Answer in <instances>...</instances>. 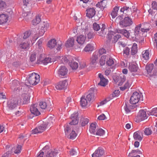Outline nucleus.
<instances>
[{"label": "nucleus", "mask_w": 157, "mask_h": 157, "mask_svg": "<svg viewBox=\"0 0 157 157\" xmlns=\"http://www.w3.org/2000/svg\"><path fill=\"white\" fill-rule=\"evenodd\" d=\"M57 153L56 151L52 150L48 146L46 145L40 152L37 157H54Z\"/></svg>", "instance_id": "1"}, {"label": "nucleus", "mask_w": 157, "mask_h": 157, "mask_svg": "<svg viewBox=\"0 0 157 157\" xmlns=\"http://www.w3.org/2000/svg\"><path fill=\"white\" fill-rule=\"evenodd\" d=\"M41 28L40 30L41 31H40L39 32L35 34V35L32 37V38L33 39H41L43 37L42 36H43L45 32L47 30V29L48 28L49 26V24L47 21L43 22L40 24Z\"/></svg>", "instance_id": "2"}, {"label": "nucleus", "mask_w": 157, "mask_h": 157, "mask_svg": "<svg viewBox=\"0 0 157 157\" xmlns=\"http://www.w3.org/2000/svg\"><path fill=\"white\" fill-rule=\"evenodd\" d=\"M63 44L60 40H50L48 43L47 45L50 49H52L56 45V49L59 51L61 48Z\"/></svg>", "instance_id": "3"}, {"label": "nucleus", "mask_w": 157, "mask_h": 157, "mask_svg": "<svg viewBox=\"0 0 157 157\" xmlns=\"http://www.w3.org/2000/svg\"><path fill=\"white\" fill-rule=\"evenodd\" d=\"M40 78L39 75L33 72L30 74L28 79V81L30 84L35 85L40 82Z\"/></svg>", "instance_id": "4"}, {"label": "nucleus", "mask_w": 157, "mask_h": 157, "mask_svg": "<svg viewBox=\"0 0 157 157\" xmlns=\"http://www.w3.org/2000/svg\"><path fill=\"white\" fill-rule=\"evenodd\" d=\"M52 59L49 57H45V55L44 54H42L40 55L38 58L37 62L39 64H43L44 65H46L47 64L52 62Z\"/></svg>", "instance_id": "5"}, {"label": "nucleus", "mask_w": 157, "mask_h": 157, "mask_svg": "<svg viewBox=\"0 0 157 157\" xmlns=\"http://www.w3.org/2000/svg\"><path fill=\"white\" fill-rule=\"evenodd\" d=\"M141 95V94L136 92L133 93L130 98V103L134 105L138 103Z\"/></svg>", "instance_id": "6"}, {"label": "nucleus", "mask_w": 157, "mask_h": 157, "mask_svg": "<svg viewBox=\"0 0 157 157\" xmlns=\"http://www.w3.org/2000/svg\"><path fill=\"white\" fill-rule=\"evenodd\" d=\"M128 69L130 72L131 75L134 76L136 74L138 67L136 63L132 62L129 63Z\"/></svg>", "instance_id": "7"}, {"label": "nucleus", "mask_w": 157, "mask_h": 157, "mask_svg": "<svg viewBox=\"0 0 157 157\" xmlns=\"http://www.w3.org/2000/svg\"><path fill=\"white\" fill-rule=\"evenodd\" d=\"M141 24L138 25L135 28V33L137 35L139 34H142V35L143 34V33H144V34H145V33L146 34L147 32L149 30V29L145 27H144L142 28H141L140 29L141 27ZM144 36H142L143 37L146 36V34H144Z\"/></svg>", "instance_id": "8"}, {"label": "nucleus", "mask_w": 157, "mask_h": 157, "mask_svg": "<svg viewBox=\"0 0 157 157\" xmlns=\"http://www.w3.org/2000/svg\"><path fill=\"white\" fill-rule=\"evenodd\" d=\"M68 70L64 66H61L57 71V75L60 78H63L67 75Z\"/></svg>", "instance_id": "9"}, {"label": "nucleus", "mask_w": 157, "mask_h": 157, "mask_svg": "<svg viewBox=\"0 0 157 157\" xmlns=\"http://www.w3.org/2000/svg\"><path fill=\"white\" fill-rule=\"evenodd\" d=\"M132 23V19L128 17H124L123 20L119 22L120 25L122 27H126L130 26Z\"/></svg>", "instance_id": "10"}, {"label": "nucleus", "mask_w": 157, "mask_h": 157, "mask_svg": "<svg viewBox=\"0 0 157 157\" xmlns=\"http://www.w3.org/2000/svg\"><path fill=\"white\" fill-rule=\"evenodd\" d=\"M38 105L36 104H33L30 107V111L31 113L36 116H37L40 114L38 109Z\"/></svg>", "instance_id": "11"}, {"label": "nucleus", "mask_w": 157, "mask_h": 157, "mask_svg": "<svg viewBox=\"0 0 157 157\" xmlns=\"http://www.w3.org/2000/svg\"><path fill=\"white\" fill-rule=\"evenodd\" d=\"M147 118L146 112L143 110H140L139 112L136 117V119L138 121H143Z\"/></svg>", "instance_id": "12"}, {"label": "nucleus", "mask_w": 157, "mask_h": 157, "mask_svg": "<svg viewBox=\"0 0 157 157\" xmlns=\"http://www.w3.org/2000/svg\"><path fill=\"white\" fill-rule=\"evenodd\" d=\"M78 113H75L71 116V121L70 123L71 125H75L78 122Z\"/></svg>", "instance_id": "13"}, {"label": "nucleus", "mask_w": 157, "mask_h": 157, "mask_svg": "<svg viewBox=\"0 0 157 157\" xmlns=\"http://www.w3.org/2000/svg\"><path fill=\"white\" fill-rule=\"evenodd\" d=\"M104 149L101 147H99L92 155V157H101L104 154Z\"/></svg>", "instance_id": "14"}, {"label": "nucleus", "mask_w": 157, "mask_h": 157, "mask_svg": "<svg viewBox=\"0 0 157 157\" xmlns=\"http://www.w3.org/2000/svg\"><path fill=\"white\" fill-rule=\"evenodd\" d=\"M98 75V77L100 78V81L98 84L102 86H105L108 82V80L104 78L103 75L101 73H99Z\"/></svg>", "instance_id": "15"}, {"label": "nucleus", "mask_w": 157, "mask_h": 157, "mask_svg": "<svg viewBox=\"0 0 157 157\" xmlns=\"http://www.w3.org/2000/svg\"><path fill=\"white\" fill-rule=\"evenodd\" d=\"M18 101L17 99L11 100L8 103V107L10 110L14 109L17 105Z\"/></svg>", "instance_id": "16"}, {"label": "nucleus", "mask_w": 157, "mask_h": 157, "mask_svg": "<svg viewBox=\"0 0 157 157\" xmlns=\"http://www.w3.org/2000/svg\"><path fill=\"white\" fill-rule=\"evenodd\" d=\"M67 81L65 80L60 81L56 86V88L57 90H62L64 89L66 86Z\"/></svg>", "instance_id": "17"}, {"label": "nucleus", "mask_w": 157, "mask_h": 157, "mask_svg": "<svg viewBox=\"0 0 157 157\" xmlns=\"http://www.w3.org/2000/svg\"><path fill=\"white\" fill-rule=\"evenodd\" d=\"M95 45V43L94 42L88 44L85 47L84 51L86 52L92 51L94 50Z\"/></svg>", "instance_id": "18"}, {"label": "nucleus", "mask_w": 157, "mask_h": 157, "mask_svg": "<svg viewBox=\"0 0 157 157\" xmlns=\"http://www.w3.org/2000/svg\"><path fill=\"white\" fill-rule=\"evenodd\" d=\"M86 16L89 18H92L96 13V11L94 8H90L86 10Z\"/></svg>", "instance_id": "19"}, {"label": "nucleus", "mask_w": 157, "mask_h": 157, "mask_svg": "<svg viewBox=\"0 0 157 157\" xmlns=\"http://www.w3.org/2000/svg\"><path fill=\"white\" fill-rule=\"evenodd\" d=\"M143 137V134L140 131L136 132L134 133L133 137L135 140L140 141L142 140Z\"/></svg>", "instance_id": "20"}, {"label": "nucleus", "mask_w": 157, "mask_h": 157, "mask_svg": "<svg viewBox=\"0 0 157 157\" xmlns=\"http://www.w3.org/2000/svg\"><path fill=\"white\" fill-rule=\"evenodd\" d=\"M30 44V40H24L20 44V47L22 49H26L29 47Z\"/></svg>", "instance_id": "21"}, {"label": "nucleus", "mask_w": 157, "mask_h": 157, "mask_svg": "<svg viewBox=\"0 0 157 157\" xmlns=\"http://www.w3.org/2000/svg\"><path fill=\"white\" fill-rule=\"evenodd\" d=\"M98 58V52H94L90 59V63L92 64H95L96 63L97 61Z\"/></svg>", "instance_id": "22"}, {"label": "nucleus", "mask_w": 157, "mask_h": 157, "mask_svg": "<svg viewBox=\"0 0 157 157\" xmlns=\"http://www.w3.org/2000/svg\"><path fill=\"white\" fill-rule=\"evenodd\" d=\"M21 97L23 100V103L24 104H26L28 103L30 98L29 93L23 94L21 95Z\"/></svg>", "instance_id": "23"}, {"label": "nucleus", "mask_w": 157, "mask_h": 157, "mask_svg": "<svg viewBox=\"0 0 157 157\" xmlns=\"http://www.w3.org/2000/svg\"><path fill=\"white\" fill-rule=\"evenodd\" d=\"M52 125L51 122H48V123L47 125H46V124H43L38 126V129H39L41 133L45 131L47 126L50 127L52 126Z\"/></svg>", "instance_id": "24"}, {"label": "nucleus", "mask_w": 157, "mask_h": 157, "mask_svg": "<svg viewBox=\"0 0 157 157\" xmlns=\"http://www.w3.org/2000/svg\"><path fill=\"white\" fill-rule=\"evenodd\" d=\"M97 126V124L95 123L91 124L89 127V131L90 133L93 135L95 134Z\"/></svg>", "instance_id": "25"}, {"label": "nucleus", "mask_w": 157, "mask_h": 157, "mask_svg": "<svg viewBox=\"0 0 157 157\" xmlns=\"http://www.w3.org/2000/svg\"><path fill=\"white\" fill-rule=\"evenodd\" d=\"M117 32L119 33H120L122 34V35L126 37L127 38H128L129 35L130 33L126 29H117Z\"/></svg>", "instance_id": "26"}, {"label": "nucleus", "mask_w": 157, "mask_h": 157, "mask_svg": "<svg viewBox=\"0 0 157 157\" xmlns=\"http://www.w3.org/2000/svg\"><path fill=\"white\" fill-rule=\"evenodd\" d=\"M8 16L5 14L0 15V24L6 23L8 20Z\"/></svg>", "instance_id": "27"}, {"label": "nucleus", "mask_w": 157, "mask_h": 157, "mask_svg": "<svg viewBox=\"0 0 157 157\" xmlns=\"http://www.w3.org/2000/svg\"><path fill=\"white\" fill-rule=\"evenodd\" d=\"M149 53L148 50H146L143 51L142 53V59L146 61L149 59Z\"/></svg>", "instance_id": "28"}, {"label": "nucleus", "mask_w": 157, "mask_h": 157, "mask_svg": "<svg viewBox=\"0 0 157 157\" xmlns=\"http://www.w3.org/2000/svg\"><path fill=\"white\" fill-rule=\"evenodd\" d=\"M108 36L109 39H111L113 38V39H119V38H121V36L119 34H114V35L113 34V33H109Z\"/></svg>", "instance_id": "29"}, {"label": "nucleus", "mask_w": 157, "mask_h": 157, "mask_svg": "<svg viewBox=\"0 0 157 157\" xmlns=\"http://www.w3.org/2000/svg\"><path fill=\"white\" fill-rule=\"evenodd\" d=\"M89 102L88 101L85 97H82L80 100V105L82 107H86L87 105Z\"/></svg>", "instance_id": "30"}, {"label": "nucleus", "mask_w": 157, "mask_h": 157, "mask_svg": "<svg viewBox=\"0 0 157 157\" xmlns=\"http://www.w3.org/2000/svg\"><path fill=\"white\" fill-rule=\"evenodd\" d=\"M74 40H67L65 44V46L67 48L72 47L74 44Z\"/></svg>", "instance_id": "31"}, {"label": "nucleus", "mask_w": 157, "mask_h": 157, "mask_svg": "<svg viewBox=\"0 0 157 157\" xmlns=\"http://www.w3.org/2000/svg\"><path fill=\"white\" fill-rule=\"evenodd\" d=\"M119 10V7L115 6L113 9V10L111 13V14L113 18H115L117 15V12Z\"/></svg>", "instance_id": "32"}, {"label": "nucleus", "mask_w": 157, "mask_h": 157, "mask_svg": "<svg viewBox=\"0 0 157 157\" xmlns=\"http://www.w3.org/2000/svg\"><path fill=\"white\" fill-rule=\"evenodd\" d=\"M138 51L137 44L134 43L131 48V53L132 55H134L136 54Z\"/></svg>", "instance_id": "33"}, {"label": "nucleus", "mask_w": 157, "mask_h": 157, "mask_svg": "<svg viewBox=\"0 0 157 157\" xmlns=\"http://www.w3.org/2000/svg\"><path fill=\"white\" fill-rule=\"evenodd\" d=\"M70 65L71 67L73 70H76L78 66V63L74 61H72Z\"/></svg>", "instance_id": "34"}, {"label": "nucleus", "mask_w": 157, "mask_h": 157, "mask_svg": "<svg viewBox=\"0 0 157 157\" xmlns=\"http://www.w3.org/2000/svg\"><path fill=\"white\" fill-rule=\"evenodd\" d=\"M77 136V134L74 130H72L71 132H70L67 136V137L71 139H74Z\"/></svg>", "instance_id": "35"}, {"label": "nucleus", "mask_w": 157, "mask_h": 157, "mask_svg": "<svg viewBox=\"0 0 157 157\" xmlns=\"http://www.w3.org/2000/svg\"><path fill=\"white\" fill-rule=\"evenodd\" d=\"M31 31L29 30L27 31L24 33V36H23V38L24 39H25L27 38L32 39L31 36Z\"/></svg>", "instance_id": "36"}, {"label": "nucleus", "mask_w": 157, "mask_h": 157, "mask_svg": "<svg viewBox=\"0 0 157 157\" xmlns=\"http://www.w3.org/2000/svg\"><path fill=\"white\" fill-rule=\"evenodd\" d=\"M89 122V119L84 117H82L80 121L81 124L82 126H85Z\"/></svg>", "instance_id": "37"}, {"label": "nucleus", "mask_w": 157, "mask_h": 157, "mask_svg": "<svg viewBox=\"0 0 157 157\" xmlns=\"http://www.w3.org/2000/svg\"><path fill=\"white\" fill-rule=\"evenodd\" d=\"M57 58L61 61L62 63L65 64L68 62V58L66 56H58Z\"/></svg>", "instance_id": "38"}, {"label": "nucleus", "mask_w": 157, "mask_h": 157, "mask_svg": "<svg viewBox=\"0 0 157 157\" xmlns=\"http://www.w3.org/2000/svg\"><path fill=\"white\" fill-rule=\"evenodd\" d=\"M114 59L112 57H109L106 61V64L109 66H112L114 63Z\"/></svg>", "instance_id": "39"}, {"label": "nucleus", "mask_w": 157, "mask_h": 157, "mask_svg": "<svg viewBox=\"0 0 157 157\" xmlns=\"http://www.w3.org/2000/svg\"><path fill=\"white\" fill-rule=\"evenodd\" d=\"M86 98L89 102L91 101H93L94 99V94L92 92L88 94L86 97Z\"/></svg>", "instance_id": "40"}, {"label": "nucleus", "mask_w": 157, "mask_h": 157, "mask_svg": "<svg viewBox=\"0 0 157 157\" xmlns=\"http://www.w3.org/2000/svg\"><path fill=\"white\" fill-rule=\"evenodd\" d=\"M107 57L106 55H103L101 57L99 60L100 64L101 66H102L105 65Z\"/></svg>", "instance_id": "41"}, {"label": "nucleus", "mask_w": 157, "mask_h": 157, "mask_svg": "<svg viewBox=\"0 0 157 157\" xmlns=\"http://www.w3.org/2000/svg\"><path fill=\"white\" fill-rule=\"evenodd\" d=\"M41 21L40 17L39 15L36 16V18L32 20L33 24L34 25H36Z\"/></svg>", "instance_id": "42"}, {"label": "nucleus", "mask_w": 157, "mask_h": 157, "mask_svg": "<svg viewBox=\"0 0 157 157\" xmlns=\"http://www.w3.org/2000/svg\"><path fill=\"white\" fill-rule=\"evenodd\" d=\"M140 152L139 150H132L131 152L129 154L128 156L130 157H140L139 155H137L136 156H134L136 155L135 153H137L139 154Z\"/></svg>", "instance_id": "43"}, {"label": "nucleus", "mask_w": 157, "mask_h": 157, "mask_svg": "<svg viewBox=\"0 0 157 157\" xmlns=\"http://www.w3.org/2000/svg\"><path fill=\"white\" fill-rule=\"evenodd\" d=\"M154 67L153 64H149L146 66V69L148 73H151Z\"/></svg>", "instance_id": "44"}, {"label": "nucleus", "mask_w": 157, "mask_h": 157, "mask_svg": "<svg viewBox=\"0 0 157 157\" xmlns=\"http://www.w3.org/2000/svg\"><path fill=\"white\" fill-rule=\"evenodd\" d=\"M73 32L75 34H76V33L78 34H80V33H82L84 31V30L81 29L80 27H78L76 29H74L73 30Z\"/></svg>", "instance_id": "45"}, {"label": "nucleus", "mask_w": 157, "mask_h": 157, "mask_svg": "<svg viewBox=\"0 0 157 157\" xmlns=\"http://www.w3.org/2000/svg\"><path fill=\"white\" fill-rule=\"evenodd\" d=\"M148 113L149 115H154L157 117V108H153L151 112L149 111Z\"/></svg>", "instance_id": "46"}, {"label": "nucleus", "mask_w": 157, "mask_h": 157, "mask_svg": "<svg viewBox=\"0 0 157 157\" xmlns=\"http://www.w3.org/2000/svg\"><path fill=\"white\" fill-rule=\"evenodd\" d=\"M21 146L20 145H18L17 147L14 148H13L12 151H13L14 153L18 154L21 152Z\"/></svg>", "instance_id": "47"}, {"label": "nucleus", "mask_w": 157, "mask_h": 157, "mask_svg": "<svg viewBox=\"0 0 157 157\" xmlns=\"http://www.w3.org/2000/svg\"><path fill=\"white\" fill-rule=\"evenodd\" d=\"M130 83L129 82V81H127L124 86L120 87V89L121 90H124L127 88H128L130 87Z\"/></svg>", "instance_id": "48"}, {"label": "nucleus", "mask_w": 157, "mask_h": 157, "mask_svg": "<svg viewBox=\"0 0 157 157\" xmlns=\"http://www.w3.org/2000/svg\"><path fill=\"white\" fill-rule=\"evenodd\" d=\"M152 132L151 129L150 128H146L144 131V134L147 136L150 135Z\"/></svg>", "instance_id": "49"}, {"label": "nucleus", "mask_w": 157, "mask_h": 157, "mask_svg": "<svg viewBox=\"0 0 157 157\" xmlns=\"http://www.w3.org/2000/svg\"><path fill=\"white\" fill-rule=\"evenodd\" d=\"M105 134V131L102 129L99 128L96 132L95 134L99 136H102Z\"/></svg>", "instance_id": "50"}, {"label": "nucleus", "mask_w": 157, "mask_h": 157, "mask_svg": "<svg viewBox=\"0 0 157 157\" xmlns=\"http://www.w3.org/2000/svg\"><path fill=\"white\" fill-rule=\"evenodd\" d=\"M70 154L72 157H75L77 155V153L76 151L72 148L70 151Z\"/></svg>", "instance_id": "51"}, {"label": "nucleus", "mask_w": 157, "mask_h": 157, "mask_svg": "<svg viewBox=\"0 0 157 157\" xmlns=\"http://www.w3.org/2000/svg\"><path fill=\"white\" fill-rule=\"evenodd\" d=\"M39 105L42 109H45L47 106V103L45 101H41Z\"/></svg>", "instance_id": "52"}, {"label": "nucleus", "mask_w": 157, "mask_h": 157, "mask_svg": "<svg viewBox=\"0 0 157 157\" xmlns=\"http://www.w3.org/2000/svg\"><path fill=\"white\" fill-rule=\"evenodd\" d=\"M105 2H106L105 0H103L102 1L99 2L100 6L99 8H100L101 10H103L104 8L106 6V3H105Z\"/></svg>", "instance_id": "53"}, {"label": "nucleus", "mask_w": 157, "mask_h": 157, "mask_svg": "<svg viewBox=\"0 0 157 157\" xmlns=\"http://www.w3.org/2000/svg\"><path fill=\"white\" fill-rule=\"evenodd\" d=\"M36 54L34 53L32 54L30 57V60L31 62L34 61L36 59Z\"/></svg>", "instance_id": "54"}, {"label": "nucleus", "mask_w": 157, "mask_h": 157, "mask_svg": "<svg viewBox=\"0 0 157 157\" xmlns=\"http://www.w3.org/2000/svg\"><path fill=\"white\" fill-rule=\"evenodd\" d=\"M120 92V91L119 90H115L112 94V98H111V99L113 98L118 96Z\"/></svg>", "instance_id": "55"}, {"label": "nucleus", "mask_w": 157, "mask_h": 157, "mask_svg": "<svg viewBox=\"0 0 157 157\" xmlns=\"http://www.w3.org/2000/svg\"><path fill=\"white\" fill-rule=\"evenodd\" d=\"M12 86L14 87L18 86L20 85V82L19 81L17 80H14L12 82Z\"/></svg>", "instance_id": "56"}, {"label": "nucleus", "mask_w": 157, "mask_h": 157, "mask_svg": "<svg viewBox=\"0 0 157 157\" xmlns=\"http://www.w3.org/2000/svg\"><path fill=\"white\" fill-rule=\"evenodd\" d=\"M93 28L95 31H98L100 29V26L98 24L94 23L93 24Z\"/></svg>", "instance_id": "57"}, {"label": "nucleus", "mask_w": 157, "mask_h": 157, "mask_svg": "<svg viewBox=\"0 0 157 157\" xmlns=\"http://www.w3.org/2000/svg\"><path fill=\"white\" fill-rule=\"evenodd\" d=\"M64 130L65 135L66 136H67L70 132L71 128L68 126L67 125L65 128Z\"/></svg>", "instance_id": "58"}, {"label": "nucleus", "mask_w": 157, "mask_h": 157, "mask_svg": "<svg viewBox=\"0 0 157 157\" xmlns=\"http://www.w3.org/2000/svg\"><path fill=\"white\" fill-rule=\"evenodd\" d=\"M151 8L153 10H157V2L153 1L151 4Z\"/></svg>", "instance_id": "59"}, {"label": "nucleus", "mask_w": 157, "mask_h": 157, "mask_svg": "<svg viewBox=\"0 0 157 157\" xmlns=\"http://www.w3.org/2000/svg\"><path fill=\"white\" fill-rule=\"evenodd\" d=\"M106 52V50L103 48H100L98 50L99 54L100 55L105 53Z\"/></svg>", "instance_id": "60"}, {"label": "nucleus", "mask_w": 157, "mask_h": 157, "mask_svg": "<svg viewBox=\"0 0 157 157\" xmlns=\"http://www.w3.org/2000/svg\"><path fill=\"white\" fill-rule=\"evenodd\" d=\"M129 48L128 47H126L124 49L123 53L128 56L129 54Z\"/></svg>", "instance_id": "61"}, {"label": "nucleus", "mask_w": 157, "mask_h": 157, "mask_svg": "<svg viewBox=\"0 0 157 157\" xmlns=\"http://www.w3.org/2000/svg\"><path fill=\"white\" fill-rule=\"evenodd\" d=\"M98 119L100 120H103L106 119V118L104 114H102L98 117Z\"/></svg>", "instance_id": "62"}, {"label": "nucleus", "mask_w": 157, "mask_h": 157, "mask_svg": "<svg viewBox=\"0 0 157 157\" xmlns=\"http://www.w3.org/2000/svg\"><path fill=\"white\" fill-rule=\"evenodd\" d=\"M40 133V132L39 129H38V126L32 131V133L34 134H37Z\"/></svg>", "instance_id": "63"}, {"label": "nucleus", "mask_w": 157, "mask_h": 157, "mask_svg": "<svg viewBox=\"0 0 157 157\" xmlns=\"http://www.w3.org/2000/svg\"><path fill=\"white\" fill-rule=\"evenodd\" d=\"M6 6L5 3L2 1H0V11L2 10Z\"/></svg>", "instance_id": "64"}]
</instances>
